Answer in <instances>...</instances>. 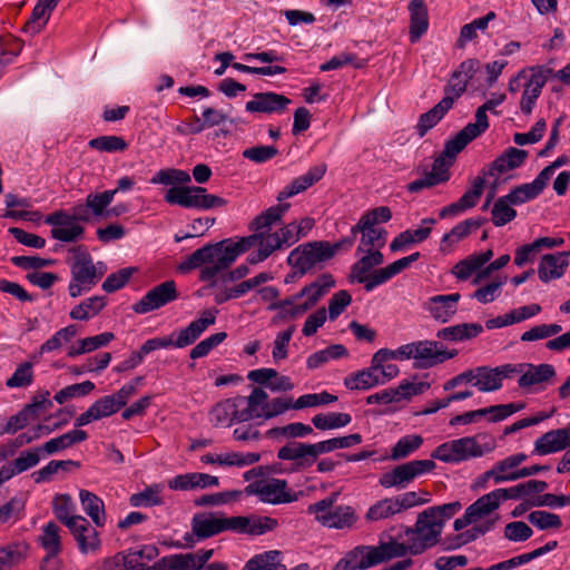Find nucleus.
Masks as SVG:
<instances>
[{
  "instance_id": "603ef678",
  "label": "nucleus",
  "mask_w": 570,
  "mask_h": 570,
  "mask_svg": "<svg viewBox=\"0 0 570 570\" xmlns=\"http://www.w3.org/2000/svg\"><path fill=\"white\" fill-rule=\"evenodd\" d=\"M105 296L95 295L81 301L69 313L70 318L76 321H88L98 315L106 306Z\"/></svg>"
},
{
  "instance_id": "0eeeda50",
  "label": "nucleus",
  "mask_w": 570,
  "mask_h": 570,
  "mask_svg": "<svg viewBox=\"0 0 570 570\" xmlns=\"http://www.w3.org/2000/svg\"><path fill=\"white\" fill-rule=\"evenodd\" d=\"M333 257L330 242L314 240L295 247L287 256V264L294 269L292 277H302Z\"/></svg>"
},
{
  "instance_id": "ea45409f",
  "label": "nucleus",
  "mask_w": 570,
  "mask_h": 570,
  "mask_svg": "<svg viewBox=\"0 0 570 570\" xmlns=\"http://www.w3.org/2000/svg\"><path fill=\"white\" fill-rule=\"evenodd\" d=\"M569 433L563 429L552 430L534 442L533 452L539 455H547L564 450L568 446Z\"/></svg>"
},
{
  "instance_id": "4468645a",
  "label": "nucleus",
  "mask_w": 570,
  "mask_h": 570,
  "mask_svg": "<svg viewBox=\"0 0 570 570\" xmlns=\"http://www.w3.org/2000/svg\"><path fill=\"white\" fill-rule=\"evenodd\" d=\"M435 469L433 460H413L395 466L381 475L379 483L385 489H405L416 478Z\"/></svg>"
},
{
  "instance_id": "774afa93",
  "label": "nucleus",
  "mask_w": 570,
  "mask_h": 570,
  "mask_svg": "<svg viewBox=\"0 0 570 570\" xmlns=\"http://www.w3.org/2000/svg\"><path fill=\"white\" fill-rule=\"evenodd\" d=\"M423 444L421 435L412 434L401 438L391 451L393 460H401L415 452Z\"/></svg>"
},
{
  "instance_id": "338daca9",
  "label": "nucleus",
  "mask_w": 570,
  "mask_h": 570,
  "mask_svg": "<svg viewBox=\"0 0 570 570\" xmlns=\"http://www.w3.org/2000/svg\"><path fill=\"white\" fill-rule=\"evenodd\" d=\"M116 190H105L102 193H90L86 197V203L95 217L105 216L107 207L112 203Z\"/></svg>"
},
{
  "instance_id": "bf43d9fd",
  "label": "nucleus",
  "mask_w": 570,
  "mask_h": 570,
  "mask_svg": "<svg viewBox=\"0 0 570 570\" xmlns=\"http://www.w3.org/2000/svg\"><path fill=\"white\" fill-rule=\"evenodd\" d=\"M352 416L348 413L327 412L313 416V425L322 431L335 430L348 425Z\"/></svg>"
},
{
  "instance_id": "4d7b16f0",
  "label": "nucleus",
  "mask_w": 570,
  "mask_h": 570,
  "mask_svg": "<svg viewBox=\"0 0 570 570\" xmlns=\"http://www.w3.org/2000/svg\"><path fill=\"white\" fill-rule=\"evenodd\" d=\"M52 11L42 0H39L33 7L29 20L24 23L22 30L30 35L39 33L48 23Z\"/></svg>"
},
{
  "instance_id": "c85d7f7f",
  "label": "nucleus",
  "mask_w": 570,
  "mask_h": 570,
  "mask_svg": "<svg viewBox=\"0 0 570 570\" xmlns=\"http://www.w3.org/2000/svg\"><path fill=\"white\" fill-rule=\"evenodd\" d=\"M327 170L326 164L322 163L311 167L304 175L294 178L287 186H285L277 195L276 199L281 204H286L284 200L291 198L299 193H303L315 183L321 180Z\"/></svg>"
},
{
  "instance_id": "13d9d810",
  "label": "nucleus",
  "mask_w": 570,
  "mask_h": 570,
  "mask_svg": "<svg viewBox=\"0 0 570 570\" xmlns=\"http://www.w3.org/2000/svg\"><path fill=\"white\" fill-rule=\"evenodd\" d=\"M500 504L493 492L480 497L475 502L468 507V517H472L475 523L483 518L492 514Z\"/></svg>"
},
{
  "instance_id": "c756f323",
  "label": "nucleus",
  "mask_w": 570,
  "mask_h": 570,
  "mask_svg": "<svg viewBox=\"0 0 570 570\" xmlns=\"http://www.w3.org/2000/svg\"><path fill=\"white\" fill-rule=\"evenodd\" d=\"M384 562L380 546H360L353 549L344 561L345 570H364Z\"/></svg>"
},
{
  "instance_id": "5701e85b",
  "label": "nucleus",
  "mask_w": 570,
  "mask_h": 570,
  "mask_svg": "<svg viewBox=\"0 0 570 570\" xmlns=\"http://www.w3.org/2000/svg\"><path fill=\"white\" fill-rule=\"evenodd\" d=\"M45 223L52 226L51 236L60 242L71 243L83 234V227L76 223L73 217L65 210H57L46 216Z\"/></svg>"
},
{
  "instance_id": "473e14b6",
  "label": "nucleus",
  "mask_w": 570,
  "mask_h": 570,
  "mask_svg": "<svg viewBox=\"0 0 570 570\" xmlns=\"http://www.w3.org/2000/svg\"><path fill=\"white\" fill-rule=\"evenodd\" d=\"M513 366L522 367V372L518 373L520 375L518 380V384L521 389H530L532 386H537L543 383H548L556 376V368L551 364H513Z\"/></svg>"
},
{
  "instance_id": "2eb2a0df",
  "label": "nucleus",
  "mask_w": 570,
  "mask_h": 570,
  "mask_svg": "<svg viewBox=\"0 0 570 570\" xmlns=\"http://www.w3.org/2000/svg\"><path fill=\"white\" fill-rule=\"evenodd\" d=\"M492 257L493 250L490 248L480 253H473L458 262L452 268V274L459 281H466L476 273L473 283L480 284L494 272V269L490 268L489 263Z\"/></svg>"
},
{
  "instance_id": "8fccbe9b",
  "label": "nucleus",
  "mask_w": 570,
  "mask_h": 570,
  "mask_svg": "<svg viewBox=\"0 0 570 570\" xmlns=\"http://www.w3.org/2000/svg\"><path fill=\"white\" fill-rule=\"evenodd\" d=\"M257 293L263 302L269 303L267 307L268 311H277L278 316L283 320L291 318V315L287 313L291 312L293 305L292 295L284 299H278L279 289L275 286H265L258 289Z\"/></svg>"
},
{
  "instance_id": "b1692460",
  "label": "nucleus",
  "mask_w": 570,
  "mask_h": 570,
  "mask_svg": "<svg viewBox=\"0 0 570 570\" xmlns=\"http://www.w3.org/2000/svg\"><path fill=\"white\" fill-rule=\"evenodd\" d=\"M455 157H450L443 151L432 165V169L425 173L423 177L411 181L407 185L410 193H419L425 188H431L436 185L443 184L450 179L449 168Z\"/></svg>"
},
{
  "instance_id": "6e6552de",
  "label": "nucleus",
  "mask_w": 570,
  "mask_h": 570,
  "mask_svg": "<svg viewBox=\"0 0 570 570\" xmlns=\"http://www.w3.org/2000/svg\"><path fill=\"white\" fill-rule=\"evenodd\" d=\"M340 497L338 492H334L327 498L320 500L308 507V512L315 515L317 522L332 529H350L357 521L355 510L350 505H337L334 503Z\"/></svg>"
},
{
  "instance_id": "a878e982",
  "label": "nucleus",
  "mask_w": 570,
  "mask_h": 570,
  "mask_svg": "<svg viewBox=\"0 0 570 570\" xmlns=\"http://www.w3.org/2000/svg\"><path fill=\"white\" fill-rule=\"evenodd\" d=\"M291 102V99L282 94L273 91L257 92L253 95L252 100L246 102L245 110L252 114H282Z\"/></svg>"
},
{
  "instance_id": "6ab92c4d",
  "label": "nucleus",
  "mask_w": 570,
  "mask_h": 570,
  "mask_svg": "<svg viewBox=\"0 0 570 570\" xmlns=\"http://www.w3.org/2000/svg\"><path fill=\"white\" fill-rule=\"evenodd\" d=\"M178 296L176 283L166 281L149 289L132 305V311L136 314H147L176 301Z\"/></svg>"
},
{
  "instance_id": "864d4df0",
  "label": "nucleus",
  "mask_w": 570,
  "mask_h": 570,
  "mask_svg": "<svg viewBox=\"0 0 570 570\" xmlns=\"http://www.w3.org/2000/svg\"><path fill=\"white\" fill-rule=\"evenodd\" d=\"M52 510L56 518L62 522L68 529L76 523L77 519L83 518L76 514V505L68 494H57L52 502Z\"/></svg>"
},
{
  "instance_id": "4be33fe9",
  "label": "nucleus",
  "mask_w": 570,
  "mask_h": 570,
  "mask_svg": "<svg viewBox=\"0 0 570 570\" xmlns=\"http://www.w3.org/2000/svg\"><path fill=\"white\" fill-rule=\"evenodd\" d=\"M528 151L515 147L507 148L492 163L485 166L480 174L485 180L501 179V176L510 170L519 168L527 159Z\"/></svg>"
},
{
  "instance_id": "1a4fd4ad",
  "label": "nucleus",
  "mask_w": 570,
  "mask_h": 570,
  "mask_svg": "<svg viewBox=\"0 0 570 570\" xmlns=\"http://www.w3.org/2000/svg\"><path fill=\"white\" fill-rule=\"evenodd\" d=\"M493 449V442L480 445L475 438L464 436L440 444L432 452L431 456L445 463H460L473 458H480Z\"/></svg>"
},
{
  "instance_id": "412c9836",
  "label": "nucleus",
  "mask_w": 570,
  "mask_h": 570,
  "mask_svg": "<svg viewBox=\"0 0 570 570\" xmlns=\"http://www.w3.org/2000/svg\"><path fill=\"white\" fill-rule=\"evenodd\" d=\"M245 405V397L237 396L226 399L217 403L210 411V422L215 426H230L233 423L248 421V414L242 407Z\"/></svg>"
},
{
  "instance_id": "e2e57ef3",
  "label": "nucleus",
  "mask_w": 570,
  "mask_h": 570,
  "mask_svg": "<svg viewBox=\"0 0 570 570\" xmlns=\"http://www.w3.org/2000/svg\"><path fill=\"white\" fill-rule=\"evenodd\" d=\"M246 570H286L281 563V553L276 550L257 554L247 561Z\"/></svg>"
},
{
  "instance_id": "f8f14e48",
  "label": "nucleus",
  "mask_w": 570,
  "mask_h": 570,
  "mask_svg": "<svg viewBox=\"0 0 570 570\" xmlns=\"http://www.w3.org/2000/svg\"><path fill=\"white\" fill-rule=\"evenodd\" d=\"M335 281L331 274H323L311 284L304 286L298 293L292 295L293 305L291 320L302 316L314 307L333 287Z\"/></svg>"
},
{
  "instance_id": "5fc2aeb1",
  "label": "nucleus",
  "mask_w": 570,
  "mask_h": 570,
  "mask_svg": "<svg viewBox=\"0 0 570 570\" xmlns=\"http://www.w3.org/2000/svg\"><path fill=\"white\" fill-rule=\"evenodd\" d=\"M400 513L399 507L395 502L394 497L384 498L372 504L364 518L368 522H377L390 519Z\"/></svg>"
},
{
  "instance_id": "37998d69",
  "label": "nucleus",
  "mask_w": 570,
  "mask_h": 570,
  "mask_svg": "<svg viewBox=\"0 0 570 570\" xmlns=\"http://www.w3.org/2000/svg\"><path fill=\"white\" fill-rule=\"evenodd\" d=\"M482 224V218H468L456 224L449 233L443 235L440 249L442 252H450L454 244L469 236L472 232L478 230Z\"/></svg>"
},
{
  "instance_id": "a18cd8bd",
  "label": "nucleus",
  "mask_w": 570,
  "mask_h": 570,
  "mask_svg": "<svg viewBox=\"0 0 570 570\" xmlns=\"http://www.w3.org/2000/svg\"><path fill=\"white\" fill-rule=\"evenodd\" d=\"M291 204H281L271 206L259 215H257L250 223L249 229L256 233L271 230L272 226L282 222L284 215L289 209Z\"/></svg>"
},
{
  "instance_id": "a211bd4d",
  "label": "nucleus",
  "mask_w": 570,
  "mask_h": 570,
  "mask_svg": "<svg viewBox=\"0 0 570 570\" xmlns=\"http://www.w3.org/2000/svg\"><path fill=\"white\" fill-rule=\"evenodd\" d=\"M213 553V549H200L190 553L170 554L145 570H198L212 558Z\"/></svg>"
},
{
  "instance_id": "7c9ffc66",
  "label": "nucleus",
  "mask_w": 570,
  "mask_h": 570,
  "mask_svg": "<svg viewBox=\"0 0 570 570\" xmlns=\"http://www.w3.org/2000/svg\"><path fill=\"white\" fill-rule=\"evenodd\" d=\"M461 299L459 293L435 295L424 303V309L440 323L449 322L458 312V304Z\"/></svg>"
},
{
  "instance_id": "20e7f679",
  "label": "nucleus",
  "mask_w": 570,
  "mask_h": 570,
  "mask_svg": "<svg viewBox=\"0 0 570 570\" xmlns=\"http://www.w3.org/2000/svg\"><path fill=\"white\" fill-rule=\"evenodd\" d=\"M217 313V309L204 311L197 320L190 322L188 326L181 328L177 333H173L169 336L147 340L140 346L138 353L144 358L149 353L159 348H167L169 346L184 348L191 345L207 330L208 326L215 324Z\"/></svg>"
},
{
  "instance_id": "c9c22d12",
  "label": "nucleus",
  "mask_w": 570,
  "mask_h": 570,
  "mask_svg": "<svg viewBox=\"0 0 570 570\" xmlns=\"http://www.w3.org/2000/svg\"><path fill=\"white\" fill-rule=\"evenodd\" d=\"M257 236L258 248L247 257V262L252 265L266 261L277 250L286 249L277 230L259 232Z\"/></svg>"
},
{
  "instance_id": "09e8293b",
  "label": "nucleus",
  "mask_w": 570,
  "mask_h": 570,
  "mask_svg": "<svg viewBox=\"0 0 570 570\" xmlns=\"http://www.w3.org/2000/svg\"><path fill=\"white\" fill-rule=\"evenodd\" d=\"M382 381L383 380L379 377V370L371 364L367 368L345 377L344 385L348 390H370L374 386L382 385Z\"/></svg>"
},
{
  "instance_id": "aec40b11",
  "label": "nucleus",
  "mask_w": 570,
  "mask_h": 570,
  "mask_svg": "<svg viewBox=\"0 0 570 570\" xmlns=\"http://www.w3.org/2000/svg\"><path fill=\"white\" fill-rule=\"evenodd\" d=\"M553 75V70L547 66H535L530 68V76L524 83V89L520 100V110L524 115H530L535 106L541 91Z\"/></svg>"
},
{
  "instance_id": "de8ad7c7",
  "label": "nucleus",
  "mask_w": 570,
  "mask_h": 570,
  "mask_svg": "<svg viewBox=\"0 0 570 570\" xmlns=\"http://www.w3.org/2000/svg\"><path fill=\"white\" fill-rule=\"evenodd\" d=\"M79 499L82 510L90 517L96 527L106 524V511L104 501L88 490H80Z\"/></svg>"
},
{
  "instance_id": "58836bf2",
  "label": "nucleus",
  "mask_w": 570,
  "mask_h": 570,
  "mask_svg": "<svg viewBox=\"0 0 570 570\" xmlns=\"http://www.w3.org/2000/svg\"><path fill=\"white\" fill-rule=\"evenodd\" d=\"M568 265L567 253L543 255L538 266L539 278L544 283L551 279H558L563 276Z\"/></svg>"
},
{
  "instance_id": "a19ab883",
  "label": "nucleus",
  "mask_w": 570,
  "mask_h": 570,
  "mask_svg": "<svg viewBox=\"0 0 570 570\" xmlns=\"http://www.w3.org/2000/svg\"><path fill=\"white\" fill-rule=\"evenodd\" d=\"M88 439V434L86 431L76 428L75 430L68 431L59 436L52 438L49 441L45 442L39 448L41 452L46 455H53L58 452H61L66 449L71 448L77 443H81Z\"/></svg>"
},
{
  "instance_id": "9d476101",
  "label": "nucleus",
  "mask_w": 570,
  "mask_h": 570,
  "mask_svg": "<svg viewBox=\"0 0 570 570\" xmlns=\"http://www.w3.org/2000/svg\"><path fill=\"white\" fill-rule=\"evenodd\" d=\"M432 513V510H424L417 515L414 528H407L405 531L412 554H421L439 542L443 529L442 521Z\"/></svg>"
},
{
  "instance_id": "79ce46f5",
  "label": "nucleus",
  "mask_w": 570,
  "mask_h": 570,
  "mask_svg": "<svg viewBox=\"0 0 570 570\" xmlns=\"http://www.w3.org/2000/svg\"><path fill=\"white\" fill-rule=\"evenodd\" d=\"M29 544L26 541H13L0 547V570H13L28 557Z\"/></svg>"
},
{
  "instance_id": "bb28decb",
  "label": "nucleus",
  "mask_w": 570,
  "mask_h": 570,
  "mask_svg": "<svg viewBox=\"0 0 570 570\" xmlns=\"http://www.w3.org/2000/svg\"><path fill=\"white\" fill-rule=\"evenodd\" d=\"M528 459L524 453H515L498 461L482 478L495 484L519 480V466Z\"/></svg>"
},
{
  "instance_id": "e433bc0d",
  "label": "nucleus",
  "mask_w": 570,
  "mask_h": 570,
  "mask_svg": "<svg viewBox=\"0 0 570 570\" xmlns=\"http://www.w3.org/2000/svg\"><path fill=\"white\" fill-rule=\"evenodd\" d=\"M353 233L362 234L356 253H361L367 249L381 250V248H383L386 243L387 232L384 228L376 227L372 224L362 225L361 219L356 225L353 226Z\"/></svg>"
},
{
  "instance_id": "ddd939ff",
  "label": "nucleus",
  "mask_w": 570,
  "mask_h": 570,
  "mask_svg": "<svg viewBox=\"0 0 570 570\" xmlns=\"http://www.w3.org/2000/svg\"><path fill=\"white\" fill-rule=\"evenodd\" d=\"M521 372L522 367L513 366V364H503L497 367L478 366L468 370L469 383L480 392H495L502 387L503 380L511 379Z\"/></svg>"
},
{
  "instance_id": "680f3d73",
  "label": "nucleus",
  "mask_w": 570,
  "mask_h": 570,
  "mask_svg": "<svg viewBox=\"0 0 570 570\" xmlns=\"http://www.w3.org/2000/svg\"><path fill=\"white\" fill-rule=\"evenodd\" d=\"M76 335V325H68L63 328H60L50 338L40 345L38 354L41 356L46 353L58 351L63 346V344L70 342Z\"/></svg>"
},
{
  "instance_id": "39448f33",
  "label": "nucleus",
  "mask_w": 570,
  "mask_h": 570,
  "mask_svg": "<svg viewBox=\"0 0 570 570\" xmlns=\"http://www.w3.org/2000/svg\"><path fill=\"white\" fill-rule=\"evenodd\" d=\"M504 100V94H493L490 99L480 106L475 112V121L468 124L453 138L446 141L444 146L445 155L456 157L470 141L483 134L489 128L487 111L494 110Z\"/></svg>"
},
{
  "instance_id": "2f4dec72",
  "label": "nucleus",
  "mask_w": 570,
  "mask_h": 570,
  "mask_svg": "<svg viewBox=\"0 0 570 570\" xmlns=\"http://www.w3.org/2000/svg\"><path fill=\"white\" fill-rule=\"evenodd\" d=\"M41 454L42 452L39 446L22 451L18 458L0 469V485L14 475L21 474L38 465L41 460Z\"/></svg>"
},
{
  "instance_id": "f704fd0d",
  "label": "nucleus",
  "mask_w": 570,
  "mask_h": 570,
  "mask_svg": "<svg viewBox=\"0 0 570 570\" xmlns=\"http://www.w3.org/2000/svg\"><path fill=\"white\" fill-rule=\"evenodd\" d=\"M120 409L110 395L102 396L95 401L87 411L81 413L75 421V428H81L117 413Z\"/></svg>"
},
{
  "instance_id": "f3484780",
  "label": "nucleus",
  "mask_w": 570,
  "mask_h": 570,
  "mask_svg": "<svg viewBox=\"0 0 570 570\" xmlns=\"http://www.w3.org/2000/svg\"><path fill=\"white\" fill-rule=\"evenodd\" d=\"M356 254L360 255V258L351 267V278L353 282L363 284L366 292H372L380 286L373 285L372 282L377 275V269L374 268L383 264L384 256L377 249H367Z\"/></svg>"
},
{
  "instance_id": "423d86ee",
  "label": "nucleus",
  "mask_w": 570,
  "mask_h": 570,
  "mask_svg": "<svg viewBox=\"0 0 570 570\" xmlns=\"http://www.w3.org/2000/svg\"><path fill=\"white\" fill-rule=\"evenodd\" d=\"M107 272L104 262L94 263L88 253L77 254L70 264L71 281L68 285L72 298L81 296L95 287Z\"/></svg>"
},
{
  "instance_id": "9b49d317",
  "label": "nucleus",
  "mask_w": 570,
  "mask_h": 570,
  "mask_svg": "<svg viewBox=\"0 0 570 570\" xmlns=\"http://www.w3.org/2000/svg\"><path fill=\"white\" fill-rule=\"evenodd\" d=\"M406 361L413 360L414 367L428 370L458 355L456 350L449 351L439 341L422 340L405 344Z\"/></svg>"
},
{
  "instance_id": "0e129e2a",
  "label": "nucleus",
  "mask_w": 570,
  "mask_h": 570,
  "mask_svg": "<svg viewBox=\"0 0 570 570\" xmlns=\"http://www.w3.org/2000/svg\"><path fill=\"white\" fill-rule=\"evenodd\" d=\"M491 214L493 225L501 227L515 218L517 210L512 207L510 199L502 196L494 202Z\"/></svg>"
},
{
  "instance_id": "72a5a7b5",
  "label": "nucleus",
  "mask_w": 570,
  "mask_h": 570,
  "mask_svg": "<svg viewBox=\"0 0 570 570\" xmlns=\"http://www.w3.org/2000/svg\"><path fill=\"white\" fill-rule=\"evenodd\" d=\"M73 535L78 549L81 553H94L100 548V539L98 531L90 525L86 518L77 519L76 523L69 528Z\"/></svg>"
},
{
  "instance_id": "4c0bfd02",
  "label": "nucleus",
  "mask_w": 570,
  "mask_h": 570,
  "mask_svg": "<svg viewBox=\"0 0 570 570\" xmlns=\"http://www.w3.org/2000/svg\"><path fill=\"white\" fill-rule=\"evenodd\" d=\"M407 9L410 12V40L415 43L429 29V11L424 0H411Z\"/></svg>"
},
{
  "instance_id": "052dcab7",
  "label": "nucleus",
  "mask_w": 570,
  "mask_h": 570,
  "mask_svg": "<svg viewBox=\"0 0 570 570\" xmlns=\"http://www.w3.org/2000/svg\"><path fill=\"white\" fill-rule=\"evenodd\" d=\"M360 433H353L344 436L332 438L315 443L317 455L330 453L338 449H348L362 442Z\"/></svg>"
},
{
  "instance_id": "69168bd1",
  "label": "nucleus",
  "mask_w": 570,
  "mask_h": 570,
  "mask_svg": "<svg viewBox=\"0 0 570 570\" xmlns=\"http://www.w3.org/2000/svg\"><path fill=\"white\" fill-rule=\"evenodd\" d=\"M39 541L47 553L59 554L61 551L59 527L55 522H48L47 524H45Z\"/></svg>"
},
{
  "instance_id": "393cba45",
  "label": "nucleus",
  "mask_w": 570,
  "mask_h": 570,
  "mask_svg": "<svg viewBox=\"0 0 570 570\" xmlns=\"http://www.w3.org/2000/svg\"><path fill=\"white\" fill-rule=\"evenodd\" d=\"M277 458L293 461L295 470H305L317 461L318 455L315 443L289 442L278 450Z\"/></svg>"
},
{
  "instance_id": "3c124183",
  "label": "nucleus",
  "mask_w": 570,
  "mask_h": 570,
  "mask_svg": "<svg viewBox=\"0 0 570 570\" xmlns=\"http://www.w3.org/2000/svg\"><path fill=\"white\" fill-rule=\"evenodd\" d=\"M100 570H144L132 549L121 551L106 558L100 563Z\"/></svg>"
},
{
  "instance_id": "dca6fc26",
  "label": "nucleus",
  "mask_w": 570,
  "mask_h": 570,
  "mask_svg": "<svg viewBox=\"0 0 570 570\" xmlns=\"http://www.w3.org/2000/svg\"><path fill=\"white\" fill-rule=\"evenodd\" d=\"M249 495L258 497L259 501L271 504L289 503L296 500V497L287 490V482L281 479H265L249 483L245 488Z\"/></svg>"
},
{
  "instance_id": "6e6d98bb",
  "label": "nucleus",
  "mask_w": 570,
  "mask_h": 570,
  "mask_svg": "<svg viewBox=\"0 0 570 570\" xmlns=\"http://www.w3.org/2000/svg\"><path fill=\"white\" fill-rule=\"evenodd\" d=\"M420 257V253L415 252L406 257H402L392 264L377 269V275L374 278L373 285H383L394 276L400 274L402 271L406 269L411 266L412 263L417 261Z\"/></svg>"
},
{
  "instance_id": "7ed1b4c3",
  "label": "nucleus",
  "mask_w": 570,
  "mask_h": 570,
  "mask_svg": "<svg viewBox=\"0 0 570 570\" xmlns=\"http://www.w3.org/2000/svg\"><path fill=\"white\" fill-rule=\"evenodd\" d=\"M191 180L189 173L181 169L167 168L157 171L151 178L153 185L173 186L165 194V202L170 205H179L185 208L212 209L223 207L227 200L212 194L199 186L175 187Z\"/></svg>"
},
{
  "instance_id": "49530a36",
  "label": "nucleus",
  "mask_w": 570,
  "mask_h": 570,
  "mask_svg": "<svg viewBox=\"0 0 570 570\" xmlns=\"http://www.w3.org/2000/svg\"><path fill=\"white\" fill-rule=\"evenodd\" d=\"M482 331L483 327L479 323H462L439 330L436 337L451 342H462L479 336Z\"/></svg>"
},
{
  "instance_id": "f03ea898",
  "label": "nucleus",
  "mask_w": 570,
  "mask_h": 570,
  "mask_svg": "<svg viewBox=\"0 0 570 570\" xmlns=\"http://www.w3.org/2000/svg\"><path fill=\"white\" fill-rule=\"evenodd\" d=\"M277 520L261 515L226 517L222 513H196L191 520V529L197 538L207 539L225 531L239 534L262 535L274 530Z\"/></svg>"
},
{
  "instance_id": "cd10ccee",
  "label": "nucleus",
  "mask_w": 570,
  "mask_h": 570,
  "mask_svg": "<svg viewBox=\"0 0 570 570\" xmlns=\"http://www.w3.org/2000/svg\"><path fill=\"white\" fill-rule=\"evenodd\" d=\"M480 67L478 59H466L462 61L456 70L453 71L449 83L445 87V97H452L453 101L461 97L466 90L468 83L473 79Z\"/></svg>"
},
{
  "instance_id": "f257e3e1",
  "label": "nucleus",
  "mask_w": 570,
  "mask_h": 570,
  "mask_svg": "<svg viewBox=\"0 0 570 570\" xmlns=\"http://www.w3.org/2000/svg\"><path fill=\"white\" fill-rule=\"evenodd\" d=\"M255 245L258 246L257 233L240 237L236 242L225 239L215 244L205 245L196 249L179 265V271L189 272L202 267L199 278L204 282H212L232 266L237 257Z\"/></svg>"
},
{
  "instance_id": "c03bdc74",
  "label": "nucleus",
  "mask_w": 570,
  "mask_h": 570,
  "mask_svg": "<svg viewBox=\"0 0 570 570\" xmlns=\"http://www.w3.org/2000/svg\"><path fill=\"white\" fill-rule=\"evenodd\" d=\"M453 98L444 97L439 104H436L432 109L422 114L416 124V131L420 137L426 135V132L432 129L443 117L444 115L452 108Z\"/></svg>"
}]
</instances>
